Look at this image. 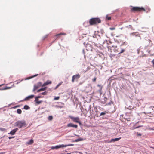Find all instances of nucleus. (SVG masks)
Here are the masks:
<instances>
[{"mask_svg": "<svg viewBox=\"0 0 154 154\" xmlns=\"http://www.w3.org/2000/svg\"><path fill=\"white\" fill-rule=\"evenodd\" d=\"M141 126H139L138 127H137L136 128H139V127H141Z\"/></svg>", "mask_w": 154, "mask_h": 154, "instance_id": "obj_47", "label": "nucleus"}, {"mask_svg": "<svg viewBox=\"0 0 154 154\" xmlns=\"http://www.w3.org/2000/svg\"><path fill=\"white\" fill-rule=\"evenodd\" d=\"M12 87H13V86H11V87H6L2 89V90H6V89H10L11 88H12Z\"/></svg>", "mask_w": 154, "mask_h": 154, "instance_id": "obj_23", "label": "nucleus"}, {"mask_svg": "<svg viewBox=\"0 0 154 154\" xmlns=\"http://www.w3.org/2000/svg\"><path fill=\"white\" fill-rule=\"evenodd\" d=\"M70 118L73 122L78 123L80 125L81 124V122L79 121L80 119L79 117H74L72 116H70Z\"/></svg>", "mask_w": 154, "mask_h": 154, "instance_id": "obj_6", "label": "nucleus"}, {"mask_svg": "<svg viewBox=\"0 0 154 154\" xmlns=\"http://www.w3.org/2000/svg\"><path fill=\"white\" fill-rule=\"evenodd\" d=\"M97 86L98 87H99L100 88V91H101V90H102V86H101V85H97Z\"/></svg>", "mask_w": 154, "mask_h": 154, "instance_id": "obj_25", "label": "nucleus"}, {"mask_svg": "<svg viewBox=\"0 0 154 154\" xmlns=\"http://www.w3.org/2000/svg\"><path fill=\"white\" fill-rule=\"evenodd\" d=\"M121 139V137L118 138H116L115 139H112L110 141V142H115V141H118Z\"/></svg>", "mask_w": 154, "mask_h": 154, "instance_id": "obj_15", "label": "nucleus"}, {"mask_svg": "<svg viewBox=\"0 0 154 154\" xmlns=\"http://www.w3.org/2000/svg\"><path fill=\"white\" fill-rule=\"evenodd\" d=\"M35 102L36 104L37 105L40 104L42 102V101H39L38 99H35Z\"/></svg>", "mask_w": 154, "mask_h": 154, "instance_id": "obj_16", "label": "nucleus"}, {"mask_svg": "<svg viewBox=\"0 0 154 154\" xmlns=\"http://www.w3.org/2000/svg\"><path fill=\"white\" fill-rule=\"evenodd\" d=\"M41 97L40 96H38L35 97V99H38L39 98H40Z\"/></svg>", "mask_w": 154, "mask_h": 154, "instance_id": "obj_36", "label": "nucleus"}, {"mask_svg": "<svg viewBox=\"0 0 154 154\" xmlns=\"http://www.w3.org/2000/svg\"><path fill=\"white\" fill-rule=\"evenodd\" d=\"M131 11L132 12H138L142 11H145V9L143 7H133L131 9Z\"/></svg>", "mask_w": 154, "mask_h": 154, "instance_id": "obj_4", "label": "nucleus"}, {"mask_svg": "<svg viewBox=\"0 0 154 154\" xmlns=\"http://www.w3.org/2000/svg\"><path fill=\"white\" fill-rule=\"evenodd\" d=\"M89 22L90 25H92L100 23L101 22V21L98 18H94L91 19Z\"/></svg>", "mask_w": 154, "mask_h": 154, "instance_id": "obj_2", "label": "nucleus"}, {"mask_svg": "<svg viewBox=\"0 0 154 154\" xmlns=\"http://www.w3.org/2000/svg\"><path fill=\"white\" fill-rule=\"evenodd\" d=\"M137 134L138 136H141V134L140 133H139L138 132H137Z\"/></svg>", "mask_w": 154, "mask_h": 154, "instance_id": "obj_32", "label": "nucleus"}, {"mask_svg": "<svg viewBox=\"0 0 154 154\" xmlns=\"http://www.w3.org/2000/svg\"><path fill=\"white\" fill-rule=\"evenodd\" d=\"M147 114H149V116H152L154 115V111L153 109L151 108H149L148 109L147 112L146 113Z\"/></svg>", "mask_w": 154, "mask_h": 154, "instance_id": "obj_8", "label": "nucleus"}, {"mask_svg": "<svg viewBox=\"0 0 154 154\" xmlns=\"http://www.w3.org/2000/svg\"><path fill=\"white\" fill-rule=\"evenodd\" d=\"M29 108L28 106L27 105H25L24 107V109L26 110L29 109Z\"/></svg>", "mask_w": 154, "mask_h": 154, "instance_id": "obj_21", "label": "nucleus"}, {"mask_svg": "<svg viewBox=\"0 0 154 154\" xmlns=\"http://www.w3.org/2000/svg\"><path fill=\"white\" fill-rule=\"evenodd\" d=\"M112 48H113V50L115 52H119V54L122 53L125 51V50L124 49H122L120 48H117L116 45H112Z\"/></svg>", "mask_w": 154, "mask_h": 154, "instance_id": "obj_3", "label": "nucleus"}, {"mask_svg": "<svg viewBox=\"0 0 154 154\" xmlns=\"http://www.w3.org/2000/svg\"><path fill=\"white\" fill-rule=\"evenodd\" d=\"M143 113H144L145 114H146L145 112H143Z\"/></svg>", "mask_w": 154, "mask_h": 154, "instance_id": "obj_52", "label": "nucleus"}, {"mask_svg": "<svg viewBox=\"0 0 154 154\" xmlns=\"http://www.w3.org/2000/svg\"><path fill=\"white\" fill-rule=\"evenodd\" d=\"M42 83L41 82H39L37 84L34 86L33 91L34 92L35 91L41 86H42Z\"/></svg>", "mask_w": 154, "mask_h": 154, "instance_id": "obj_9", "label": "nucleus"}, {"mask_svg": "<svg viewBox=\"0 0 154 154\" xmlns=\"http://www.w3.org/2000/svg\"><path fill=\"white\" fill-rule=\"evenodd\" d=\"M112 103V102L111 101L109 103H108V105H110L111 103Z\"/></svg>", "mask_w": 154, "mask_h": 154, "instance_id": "obj_38", "label": "nucleus"}, {"mask_svg": "<svg viewBox=\"0 0 154 154\" xmlns=\"http://www.w3.org/2000/svg\"><path fill=\"white\" fill-rule=\"evenodd\" d=\"M48 35H46L45 36H44L42 37V40H44L45 39L47 38L48 37Z\"/></svg>", "mask_w": 154, "mask_h": 154, "instance_id": "obj_24", "label": "nucleus"}, {"mask_svg": "<svg viewBox=\"0 0 154 154\" xmlns=\"http://www.w3.org/2000/svg\"><path fill=\"white\" fill-rule=\"evenodd\" d=\"M34 141L33 140L31 139L30 140V141L29 142H27L26 144L28 145H31L33 144V143Z\"/></svg>", "mask_w": 154, "mask_h": 154, "instance_id": "obj_17", "label": "nucleus"}, {"mask_svg": "<svg viewBox=\"0 0 154 154\" xmlns=\"http://www.w3.org/2000/svg\"><path fill=\"white\" fill-rule=\"evenodd\" d=\"M71 145H64V144H62V145H57L55 146H52L51 147V149H58L62 148V147H66L67 146H69Z\"/></svg>", "mask_w": 154, "mask_h": 154, "instance_id": "obj_5", "label": "nucleus"}, {"mask_svg": "<svg viewBox=\"0 0 154 154\" xmlns=\"http://www.w3.org/2000/svg\"><path fill=\"white\" fill-rule=\"evenodd\" d=\"M137 33V32H133L132 33H130V35L131 36H138L140 37V39H141V38L140 36L138 35V34Z\"/></svg>", "mask_w": 154, "mask_h": 154, "instance_id": "obj_13", "label": "nucleus"}, {"mask_svg": "<svg viewBox=\"0 0 154 154\" xmlns=\"http://www.w3.org/2000/svg\"><path fill=\"white\" fill-rule=\"evenodd\" d=\"M0 85V87H1L2 85Z\"/></svg>", "mask_w": 154, "mask_h": 154, "instance_id": "obj_50", "label": "nucleus"}, {"mask_svg": "<svg viewBox=\"0 0 154 154\" xmlns=\"http://www.w3.org/2000/svg\"><path fill=\"white\" fill-rule=\"evenodd\" d=\"M42 91H43V89H42V88H41L40 89L38 90L37 91L38 92H39Z\"/></svg>", "mask_w": 154, "mask_h": 154, "instance_id": "obj_28", "label": "nucleus"}, {"mask_svg": "<svg viewBox=\"0 0 154 154\" xmlns=\"http://www.w3.org/2000/svg\"><path fill=\"white\" fill-rule=\"evenodd\" d=\"M148 41L149 43H150L151 42V41L150 39H148Z\"/></svg>", "mask_w": 154, "mask_h": 154, "instance_id": "obj_40", "label": "nucleus"}, {"mask_svg": "<svg viewBox=\"0 0 154 154\" xmlns=\"http://www.w3.org/2000/svg\"><path fill=\"white\" fill-rule=\"evenodd\" d=\"M106 19L108 20H110L111 19V17L108 15H107L106 17Z\"/></svg>", "mask_w": 154, "mask_h": 154, "instance_id": "obj_19", "label": "nucleus"}, {"mask_svg": "<svg viewBox=\"0 0 154 154\" xmlns=\"http://www.w3.org/2000/svg\"><path fill=\"white\" fill-rule=\"evenodd\" d=\"M47 92L46 91H45L44 92H42V95H45L47 94Z\"/></svg>", "mask_w": 154, "mask_h": 154, "instance_id": "obj_31", "label": "nucleus"}, {"mask_svg": "<svg viewBox=\"0 0 154 154\" xmlns=\"http://www.w3.org/2000/svg\"><path fill=\"white\" fill-rule=\"evenodd\" d=\"M106 114V113L105 112H102L100 113V116H102L103 115H104Z\"/></svg>", "mask_w": 154, "mask_h": 154, "instance_id": "obj_33", "label": "nucleus"}, {"mask_svg": "<svg viewBox=\"0 0 154 154\" xmlns=\"http://www.w3.org/2000/svg\"><path fill=\"white\" fill-rule=\"evenodd\" d=\"M152 62L153 63V64H154V59H153V60L152 61Z\"/></svg>", "mask_w": 154, "mask_h": 154, "instance_id": "obj_43", "label": "nucleus"}, {"mask_svg": "<svg viewBox=\"0 0 154 154\" xmlns=\"http://www.w3.org/2000/svg\"><path fill=\"white\" fill-rule=\"evenodd\" d=\"M17 112L18 114H20L22 112V111L20 109H18L17 110Z\"/></svg>", "mask_w": 154, "mask_h": 154, "instance_id": "obj_20", "label": "nucleus"}, {"mask_svg": "<svg viewBox=\"0 0 154 154\" xmlns=\"http://www.w3.org/2000/svg\"><path fill=\"white\" fill-rule=\"evenodd\" d=\"M67 154H70V153H68Z\"/></svg>", "mask_w": 154, "mask_h": 154, "instance_id": "obj_51", "label": "nucleus"}, {"mask_svg": "<svg viewBox=\"0 0 154 154\" xmlns=\"http://www.w3.org/2000/svg\"><path fill=\"white\" fill-rule=\"evenodd\" d=\"M75 141L77 142L79 141V140H78V139H77L75 140Z\"/></svg>", "mask_w": 154, "mask_h": 154, "instance_id": "obj_41", "label": "nucleus"}, {"mask_svg": "<svg viewBox=\"0 0 154 154\" xmlns=\"http://www.w3.org/2000/svg\"><path fill=\"white\" fill-rule=\"evenodd\" d=\"M78 139L79 140V141H82L84 140L82 138H79Z\"/></svg>", "mask_w": 154, "mask_h": 154, "instance_id": "obj_34", "label": "nucleus"}, {"mask_svg": "<svg viewBox=\"0 0 154 154\" xmlns=\"http://www.w3.org/2000/svg\"><path fill=\"white\" fill-rule=\"evenodd\" d=\"M59 98H60V97H55L54 98V99L55 100H59Z\"/></svg>", "mask_w": 154, "mask_h": 154, "instance_id": "obj_27", "label": "nucleus"}, {"mask_svg": "<svg viewBox=\"0 0 154 154\" xmlns=\"http://www.w3.org/2000/svg\"><path fill=\"white\" fill-rule=\"evenodd\" d=\"M57 38H56V39H55V40L54 41H53V42H52V43H53V42H54L56 40H57Z\"/></svg>", "mask_w": 154, "mask_h": 154, "instance_id": "obj_46", "label": "nucleus"}, {"mask_svg": "<svg viewBox=\"0 0 154 154\" xmlns=\"http://www.w3.org/2000/svg\"><path fill=\"white\" fill-rule=\"evenodd\" d=\"M19 106H15L14 107V108H17V107H19Z\"/></svg>", "mask_w": 154, "mask_h": 154, "instance_id": "obj_44", "label": "nucleus"}, {"mask_svg": "<svg viewBox=\"0 0 154 154\" xmlns=\"http://www.w3.org/2000/svg\"><path fill=\"white\" fill-rule=\"evenodd\" d=\"M53 119V117L52 116H49L48 117V119L50 121L52 120Z\"/></svg>", "mask_w": 154, "mask_h": 154, "instance_id": "obj_22", "label": "nucleus"}, {"mask_svg": "<svg viewBox=\"0 0 154 154\" xmlns=\"http://www.w3.org/2000/svg\"><path fill=\"white\" fill-rule=\"evenodd\" d=\"M80 75L79 74H76L72 76V82H74L75 80L76 81H78V79L80 77Z\"/></svg>", "mask_w": 154, "mask_h": 154, "instance_id": "obj_7", "label": "nucleus"}, {"mask_svg": "<svg viewBox=\"0 0 154 154\" xmlns=\"http://www.w3.org/2000/svg\"><path fill=\"white\" fill-rule=\"evenodd\" d=\"M47 88L46 87H45L44 88H42V89H43V91H44L46 90Z\"/></svg>", "mask_w": 154, "mask_h": 154, "instance_id": "obj_37", "label": "nucleus"}, {"mask_svg": "<svg viewBox=\"0 0 154 154\" xmlns=\"http://www.w3.org/2000/svg\"><path fill=\"white\" fill-rule=\"evenodd\" d=\"M6 130V129L5 128H0V130L2 131H4Z\"/></svg>", "mask_w": 154, "mask_h": 154, "instance_id": "obj_26", "label": "nucleus"}, {"mask_svg": "<svg viewBox=\"0 0 154 154\" xmlns=\"http://www.w3.org/2000/svg\"><path fill=\"white\" fill-rule=\"evenodd\" d=\"M97 79L96 77H95L94 79H92V81L94 82H96Z\"/></svg>", "mask_w": 154, "mask_h": 154, "instance_id": "obj_30", "label": "nucleus"}, {"mask_svg": "<svg viewBox=\"0 0 154 154\" xmlns=\"http://www.w3.org/2000/svg\"><path fill=\"white\" fill-rule=\"evenodd\" d=\"M149 130H154V129L152 128H149Z\"/></svg>", "mask_w": 154, "mask_h": 154, "instance_id": "obj_42", "label": "nucleus"}, {"mask_svg": "<svg viewBox=\"0 0 154 154\" xmlns=\"http://www.w3.org/2000/svg\"><path fill=\"white\" fill-rule=\"evenodd\" d=\"M61 83H59L58 85H59V86H60L61 85Z\"/></svg>", "mask_w": 154, "mask_h": 154, "instance_id": "obj_45", "label": "nucleus"}, {"mask_svg": "<svg viewBox=\"0 0 154 154\" xmlns=\"http://www.w3.org/2000/svg\"><path fill=\"white\" fill-rule=\"evenodd\" d=\"M34 96L33 95H32L28 96L25 99V100H27L29 99H32L34 97Z\"/></svg>", "mask_w": 154, "mask_h": 154, "instance_id": "obj_14", "label": "nucleus"}, {"mask_svg": "<svg viewBox=\"0 0 154 154\" xmlns=\"http://www.w3.org/2000/svg\"><path fill=\"white\" fill-rule=\"evenodd\" d=\"M66 34L65 33H60L59 34L56 35L55 36L57 37H58V36H59L60 35H66Z\"/></svg>", "mask_w": 154, "mask_h": 154, "instance_id": "obj_18", "label": "nucleus"}, {"mask_svg": "<svg viewBox=\"0 0 154 154\" xmlns=\"http://www.w3.org/2000/svg\"><path fill=\"white\" fill-rule=\"evenodd\" d=\"M153 67L154 68V64H153Z\"/></svg>", "mask_w": 154, "mask_h": 154, "instance_id": "obj_48", "label": "nucleus"}, {"mask_svg": "<svg viewBox=\"0 0 154 154\" xmlns=\"http://www.w3.org/2000/svg\"><path fill=\"white\" fill-rule=\"evenodd\" d=\"M131 26V25H129V26H130V27Z\"/></svg>", "mask_w": 154, "mask_h": 154, "instance_id": "obj_53", "label": "nucleus"}, {"mask_svg": "<svg viewBox=\"0 0 154 154\" xmlns=\"http://www.w3.org/2000/svg\"><path fill=\"white\" fill-rule=\"evenodd\" d=\"M109 29L111 30H114L115 29V27H110L109 28Z\"/></svg>", "mask_w": 154, "mask_h": 154, "instance_id": "obj_29", "label": "nucleus"}, {"mask_svg": "<svg viewBox=\"0 0 154 154\" xmlns=\"http://www.w3.org/2000/svg\"><path fill=\"white\" fill-rule=\"evenodd\" d=\"M59 85H57L56 86V88H55V89H56L57 88L59 87Z\"/></svg>", "mask_w": 154, "mask_h": 154, "instance_id": "obj_39", "label": "nucleus"}, {"mask_svg": "<svg viewBox=\"0 0 154 154\" xmlns=\"http://www.w3.org/2000/svg\"><path fill=\"white\" fill-rule=\"evenodd\" d=\"M26 122L24 120L18 121L15 123V125L19 128L25 127L26 126Z\"/></svg>", "mask_w": 154, "mask_h": 154, "instance_id": "obj_1", "label": "nucleus"}, {"mask_svg": "<svg viewBox=\"0 0 154 154\" xmlns=\"http://www.w3.org/2000/svg\"><path fill=\"white\" fill-rule=\"evenodd\" d=\"M75 136H77L78 137H79V135H75Z\"/></svg>", "mask_w": 154, "mask_h": 154, "instance_id": "obj_49", "label": "nucleus"}, {"mask_svg": "<svg viewBox=\"0 0 154 154\" xmlns=\"http://www.w3.org/2000/svg\"><path fill=\"white\" fill-rule=\"evenodd\" d=\"M14 137H8V138H9V139H11L14 138Z\"/></svg>", "mask_w": 154, "mask_h": 154, "instance_id": "obj_35", "label": "nucleus"}, {"mask_svg": "<svg viewBox=\"0 0 154 154\" xmlns=\"http://www.w3.org/2000/svg\"><path fill=\"white\" fill-rule=\"evenodd\" d=\"M51 83L52 82L51 81L49 80H47L46 82H45V83H44V84L42 85V86H44L48 84H51Z\"/></svg>", "mask_w": 154, "mask_h": 154, "instance_id": "obj_12", "label": "nucleus"}, {"mask_svg": "<svg viewBox=\"0 0 154 154\" xmlns=\"http://www.w3.org/2000/svg\"><path fill=\"white\" fill-rule=\"evenodd\" d=\"M67 126L68 127H72L75 128H76L78 127V125H74L72 123H69L67 124Z\"/></svg>", "mask_w": 154, "mask_h": 154, "instance_id": "obj_10", "label": "nucleus"}, {"mask_svg": "<svg viewBox=\"0 0 154 154\" xmlns=\"http://www.w3.org/2000/svg\"><path fill=\"white\" fill-rule=\"evenodd\" d=\"M18 129L17 128H16L12 130L10 133V134H11L12 135H14L15 134L16 132L18 130Z\"/></svg>", "mask_w": 154, "mask_h": 154, "instance_id": "obj_11", "label": "nucleus"}]
</instances>
